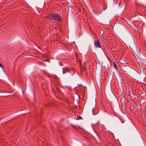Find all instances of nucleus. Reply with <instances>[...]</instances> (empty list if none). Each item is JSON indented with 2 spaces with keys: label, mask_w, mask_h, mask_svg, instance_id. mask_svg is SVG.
Listing matches in <instances>:
<instances>
[{
  "label": "nucleus",
  "mask_w": 146,
  "mask_h": 146,
  "mask_svg": "<svg viewBox=\"0 0 146 146\" xmlns=\"http://www.w3.org/2000/svg\"><path fill=\"white\" fill-rule=\"evenodd\" d=\"M141 62L142 63H143V64H145V65H146V62Z\"/></svg>",
  "instance_id": "f8f14e48"
},
{
  "label": "nucleus",
  "mask_w": 146,
  "mask_h": 146,
  "mask_svg": "<svg viewBox=\"0 0 146 146\" xmlns=\"http://www.w3.org/2000/svg\"><path fill=\"white\" fill-rule=\"evenodd\" d=\"M47 18L51 20L55 19L59 21H60L61 17L58 14L55 13H52L47 17Z\"/></svg>",
  "instance_id": "39448f33"
},
{
  "label": "nucleus",
  "mask_w": 146,
  "mask_h": 146,
  "mask_svg": "<svg viewBox=\"0 0 146 146\" xmlns=\"http://www.w3.org/2000/svg\"><path fill=\"white\" fill-rule=\"evenodd\" d=\"M47 60L48 62L49 61V59H47Z\"/></svg>",
  "instance_id": "f3484780"
},
{
  "label": "nucleus",
  "mask_w": 146,
  "mask_h": 146,
  "mask_svg": "<svg viewBox=\"0 0 146 146\" xmlns=\"http://www.w3.org/2000/svg\"><path fill=\"white\" fill-rule=\"evenodd\" d=\"M133 41L134 44H133L132 42L131 41H130V43H127V44L132 49V50L135 52V53L139 57L141 58H144L145 59H146V57L144 56L142 53L141 52L140 50L139 53H138L133 38Z\"/></svg>",
  "instance_id": "7ed1b4c3"
},
{
  "label": "nucleus",
  "mask_w": 146,
  "mask_h": 146,
  "mask_svg": "<svg viewBox=\"0 0 146 146\" xmlns=\"http://www.w3.org/2000/svg\"><path fill=\"white\" fill-rule=\"evenodd\" d=\"M120 87H121V86H120Z\"/></svg>",
  "instance_id": "5701e85b"
},
{
  "label": "nucleus",
  "mask_w": 146,
  "mask_h": 146,
  "mask_svg": "<svg viewBox=\"0 0 146 146\" xmlns=\"http://www.w3.org/2000/svg\"><path fill=\"white\" fill-rule=\"evenodd\" d=\"M139 107H140V106H139V107H138V108H139Z\"/></svg>",
  "instance_id": "aec40b11"
},
{
  "label": "nucleus",
  "mask_w": 146,
  "mask_h": 146,
  "mask_svg": "<svg viewBox=\"0 0 146 146\" xmlns=\"http://www.w3.org/2000/svg\"><path fill=\"white\" fill-rule=\"evenodd\" d=\"M79 119H82V117H81L80 116L79 117Z\"/></svg>",
  "instance_id": "ddd939ff"
},
{
  "label": "nucleus",
  "mask_w": 146,
  "mask_h": 146,
  "mask_svg": "<svg viewBox=\"0 0 146 146\" xmlns=\"http://www.w3.org/2000/svg\"><path fill=\"white\" fill-rule=\"evenodd\" d=\"M96 104V98H94L93 100V101H91L90 102V105H93L94 107H95Z\"/></svg>",
  "instance_id": "423d86ee"
},
{
  "label": "nucleus",
  "mask_w": 146,
  "mask_h": 146,
  "mask_svg": "<svg viewBox=\"0 0 146 146\" xmlns=\"http://www.w3.org/2000/svg\"><path fill=\"white\" fill-rule=\"evenodd\" d=\"M59 64L60 65H60V62H59Z\"/></svg>",
  "instance_id": "a211bd4d"
},
{
  "label": "nucleus",
  "mask_w": 146,
  "mask_h": 146,
  "mask_svg": "<svg viewBox=\"0 0 146 146\" xmlns=\"http://www.w3.org/2000/svg\"><path fill=\"white\" fill-rule=\"evenodd\" d=\"M124 63H125L127 64H128V63H126L125 61H124Z\"/></svg>",
  "instance_id": "dca6fc26"
},
{
  "label": "nucleus",
  "mask_w": 146,
  "mask_h": 146,
  "mask_svg": "<svg viewBox=\"0 0 146 146\" xmlns=\"http://www.w3.org/2000/svg\"><path fill=\"white\" fill-rule=\"evenodd\" d=\"M95 54L97 58L100 60H102L105 56V53L102 49L97 50Z\"/></svg>",
  "instance_id": "20e7f679"
},
{
  "label": "nucleus",
  "mask_w": 146,
  "mask_h": 146,
  "mask_svg": "<svg viewBox=\"0 0 146 146\" xmlns=\"http://www.w3.org/2000/svg\"><path fill=\"white\" fill-rule=\"evenodd\" d=\"M0 67L1 68H2V65L1 64H0Z\"/></svg>",
  "instance_id": "4468645a"
},
{
  "label": "nucleus",
  "mask_w": 146,
  "mask_h": 146,
  "mask_svg": "<svg viewBox=\"0 0 146 146\" xmlns=\"http://www.w3.org/2000/svg\"><path fill=\"white\" fill-rule=\"evenodd\" d=\"M143 37L146 38V29H145L143 30Z\"/></svg>",
  "instance_id": "6e6552de"
},
{
  "label": "nucleus",
  "mask_w": 146,
  "mask_h": 146,
  "mask_svg": "<svg viewBox=\"0 0 146 146\" xmlns=\"http://www.w3.org/2000/svg\"><path fill=\"white\" fill-rule=\"evenodd\" d=\"M114 64L113 67L114 68V70L115 72H117V68L116 66L114 63Z\"/></svg>",
  "instance_id": "9d476101"
},
{
  "label": "nucleus",
  "mask_w": 146,
  "mask_h": 146,
  "mask_svg": "<svg viewBox=\"0 0 146 146\" xmlns=\"http://www.w3.org/2000/svg\"><path fill=\"white\" fill-rule=\"evenodd\" d=\"M122 69L127 73L130 76L135 78L138 73L133 69L131 68L129 66H124L121 67Z\"/></svg>",
  "instance_id": "f03ea898"
},
{
  "label": "nucleus",
  "mask_w": 146,
  "mask_h": 146,
  "mask_svg": "<svg viewBox=\"0 0 146 146\" xmlns=\"http://www.w3.org/2000/svg\"><path fill=\"white\" fill-rule=\"evenodd\" d=\"M68 71V69L67 68H65L62 69L63 74H65Z\"/></svg>",
  "instance_id": "1a4fd4ad"
},
{
  "label": "nucleus",
  "mask_w": 146,
  "mask_h": 146,
  "mask_svg": "<svg viewBox=\"0 0 146 146\" xmlns=\"http://www.w3.org/2000/svg\"><path fill=\"white\" fill-rule=\"evenodd\" d=\"M95 45L96 47L100 48V41L97 40L95 42Z\"/></svg>",
  "instance_id": "0eeeda50"
},
{
  "label": "nucleus",
  "mask_w": 146,
  "mask_h": 146,
  "mask_svg": "<svg viewBox=\"0 0 146 146\" xmlns=\"http://www.w3.org/2000/svg\"><path fill=\"white\" fill-rule=\"evenodd\" d=\"M119 86V88H120V86Z\"/></svg>",
  "instance_id": "6ab92c4d"
},
{
  "label": "nucleus",
  "mask_w": 146,
  "mask_h": 146,
  "mask_svg": "<svg viewBox=\"0 0 146 146\" xmlns=\"http://www.w3.org/2000/svg\"><path fill=\"white\" fill-rule=\"evenodd\" d=\"M139 107H140V106H139V107H138V108H139Z\"/></svg>",
  "instance_id": "412c9836"
},
{
  "label": "nucleus",
  "mask_w": 146,
  "mask_h": 146,
  "mask_svg": "<svg viewBox=\"0 0 146 146\" xmlns=\"http://www.w3.org/2000/svg\"><path fill=\"white\" fill-rule=\"evenodd\" d=\"M125 100V98H123L121 100V101L123 102Z\"/></svg>",
  "instance_id": "9b49d317"
},
{
  "label": "nucleus",
  "mask_w": 146,
  "mask_h": 146,
  "mask_svg": "<svg viewBox=\"0 0 146 146\" xmlns=\"http://www.w3.org/2000/svg\"><path fill=\"white\" fill-rule=\"evenodd\" d=\"M131 107L133 106V104H132V103H131Z\"/></svg>",
  "instance_id": "2eb2a0df"
},
{
  "label": "nucleus",
  "mask_w": 146,
  "mask_h": 146,
  "mask_svg": "<svg viewBox=\"0 0 146 146\" xmlns=\"http://www.w3.org/2000/svg\"><path fill=\"white\" fill-rule=\"evenodd\" d=\"M114 28L116 31L121 32V35H119L120 38L121 39L124 40L127 43H130V41L131 40L133 44H134L133 36L123 25L116 23L114 25Z\"/></svg>",
  "instance_id": "f257e3e1"
},
{
  "label": "nucleus",
  "mask_w": 146,
  "mask_h": 146,
  "mask_svg": "<svg viewBox=\"0 0 146 146\" xmlns=\"http://www.w3.org/2000/svg\"><path fill=\"white\" fill-rule=\"evenodd\" d=\"M139 107H140V106H139V107H138V108H139Z\"/></svg>",
  "instance_id": "4be33fe9"
}]
</instances>
